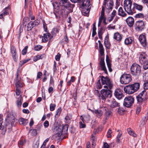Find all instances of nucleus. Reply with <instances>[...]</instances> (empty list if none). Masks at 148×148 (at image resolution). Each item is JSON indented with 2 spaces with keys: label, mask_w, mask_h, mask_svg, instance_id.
<instances>
[{
  "label": "nucleus",
  "mask_w": 148,
  "mask_h": 148,
  "mask_svg": "<svg viewBox=\"0 0 148 148\" xmlns=\"http://www.w3.org/2000/svg\"><path fill=\"white\" fill-rule=\"evenodd\" d=\"M61 55L59 53H58L57 55H56L55 56V59L56 61H59Z\"/></svg>",
  "instance_id": "bf43d9fd"
},
{
  "label": "nucleus",
  "mask_w": 148,
  "mask_h": 148,
  "mask_svg": "<svg viewBox=\"0 0 148 148\" xmlns=\"http://www.w3.org/2000/svg\"><path fill=\"white\" fill-rule=\"evenodd\" d=\"M39 23V21L37 19L30 21L27 24V30L28 31L31 30L33 27L38 25Z\"/></svg>",
  "instance_id": "f8f14e48"
},
{
  "label": "nucleus",
  "mask_w": 148,
  "mask_h": 148,
  "mask_svg": "<svg viewBox=\"0 0 148 148\" xmlns=\"http://www.w3.org/2000/svg\"><path fill=\"white\" fill-rule=\"evenodd\" d=\"M65 122L66 123H69L71 119V117L67 115L65 117Z\"/></svg>",
  "instance_id": "c03bdc74"
},
{
  "label": "nucleus",
  "mask_w": 148,
  "mask_h": 148,
  "mask_svg": "<svg viewBox=\"0 0 148 148\" xmlns=\"http://www.w3.org/2000/svg\"><path fill=\"white\" fill-rule=\"evenodd\" d=\"M42 56L40 55H38L35 56L33 59L34 61V62H36L38 60L41 58Z\"/></svg>",
  "instance_id": "49530a36"
},
{
  "label": "nucleus",
  "mask_w": 148,
  "mask_h": 148,
  "mask_svg": "<svg viewBox=\"0 0 148 148\" xmlns=\"http://www.w3.org/2000/svg\"><path fill=\"white\" fill-rule=\"evenodd\" d=\"M103 33V29L101 28L98 32V37L100 39H102V35Z\"/></svg>",
  "instance_id": "58836bf2"
},
{
  "label": "nucleus",
  "mask_w": 148,
  "mask_h": 148,
  "mask_svg": "<svg viewBox=\"0 0 148 148\" xmlns=\"http://www.w3.org/2000/svg\"><path fill=\"white\" fill-rule=\"evenodd\" d=\"M96 28L95 27V23H94L93 24V28L92 31V36L94 37L96 34Z\"/></svg>",
  "instance_id": "a19ab883"
},
{
  "label": "nucleus",
  "mask_w": 148,
  "mask_h": 148,
  "mask_svg": "<svg viewBox=\"0 0 148 148\" xmlns=\"http://www.w3.org/2000/svg\"><path fill=\"white\" fill-rule=\"evenodd\" d=\"M10 10V8L8 7H6L4 8L1 12L4 15L6 16L8 15L9 14V12Z\"/></svg>",
  "instance_id": "2f4dec72"
},
{
  "label": "nucleus",
  "mask_w": 148,
  "mask_h": 148,
  "mask_svg": "<svg viewBox=\"0 0 148 148\" xmlns=\"http://www.w3.org/2000/svg\"><path fill=\"white\" fill-rule=\"evenodd\" d=\"M60 29L59 28H55L53 29L52 31L56 34V33H58L59 32Z\"/></svg>",
  "instance_id": "680f3d73"
},
{
  "label": "nucleus",
  "mask_w": 148,
  "mask_h": 148,
  "mask_svg": "<svg viewBox=\"0 0 148 148\" xmlns=\"http://www.w3.org/2000/svg\"><path fill=\"white\" fill-rule=\"evenodd\" d=\"M144 22L142 20L136 22L135 24V27L139 31H142L145 27Z\"/></svg>",
  "instance_id": "ddd939ff"
},
{
  "label": "nucleus",
  "mask_w": 148,
  "mask_h": 148,
  "mask_svg": "<svg viewBox=\"0 0 148 148\" xmlns=\"http://www.w3.org/2000/svg\"><path fill=\"white\" fill-rule=\"evenodd\" d=\"M112 133V130L110 129H109L107 133V137L108 138H110L111 137V134Z\"/></svg>",
  "instance_id": "5fc2aeb1"
},
{
  "label": "nucleus",
  "mask_w": 148,
  "mask_h": 148,
  "mask_svg": "<svg viewBox=\"0 0 148 148\" xmlns=\"http://www.w3.org/2000/svg\"><path fill=\"white\" fill-rule=\"evenodd\" d=\"M140 84L138 83L129 84L124 88L125 92L128 94H132L136 92L139 88Z\"/></svg>",
  "instance_id": "7ed1b4c3"
},
{
  "label": "nucleus",
  "mask_w": 148,
  "mask_h": 148,
  "mask_svg": "<svg viewBox=\"0 0 148 148\" xmlns=\"http://www.w3.org/2000/svg\"><path fill=\"white\" fill-rule=\"evenodd\" d=\"M141 96V95H138L136 97V99L138 102L141 103L144 100V97Z\"/></svg>",
  "instance_id": "4c0bfd02"
},
{
  "label": "nucleus",
  "mask_w": 148,
  "mask_h": 148,
  "mask_svg": "<svg viewBox=\"0 0 148 148\" xmlns=\"http://www.w3.org/2000/svg\"><path fill=\"white\" fill-rule=\"evenodd\" d=\"M144 16V15L143 13H140L136 14L135 17L136 18H143Z\"/></svg>",
  "instance_id": "09e8293b"
},
{
  "label": "nucleus",
  "mask_w": 148,
  "mask_h": 148,
  "mask_svg": "<svg viewBox=\"0 0 148 148\" xmlns=\"http://www.w3.org/2000/svg\"><path fill=\"white\" fill-rule=\"evenodd\" d=\"M114 38L118 41H120L122 37L119 33H116L114 34Z\"/></svg>",
  "instance_id": "c756f323"
},
{
  "label": "nucleus",
  "mask_w": 148,
  "mask_h": 148,
  "mask_svg": "<svg viewBox=\"0 0 148 148\" xmlns=\"http://www.w3.org/2000/svg\"><path fill=\"white\" fill-rule=\"evenodd\" d=\"M28 48V46H25L24 47V48L23 49L21 52V53L22 55H24L26 54L27 52V51Z\"/></svg>",
  "instance_id": "37998d69"
},
{
  "label": "nucleus",
  "mask_w": 148,
  "mask_h": 148,
  "mask_svg": "<svg viewBox=\"0 0 148 148\" xmlns=\"http://www.w3.org/2000/svg\"><path fill=\"white\" fill-rule=\"evenodd\" d=\"M42 75V73L41 72H38L37 74V76L36 78V80H38L41 77Z\"/></svg>",
  "instance_id": "864d4df0"
},
{
  "label": "nucleus",
  "mask_w": 148,
  "mask_h": 148,
  "mask_svg": "<svg viewBox=\"0 0 148 148\" xmlns=\"http://www.w3.org/2000/svg\"><path fill=\"white\" fill-rule=\"evenodd\" d=\"M59 3L60 5L63 8L71 7L73 5L71 4L68 0H60Z\"/></svg>",
  "instance_id": "4468645a"
},
{
  "label": "nucleus",
  "mask_w": 148,
  "mask_h": 148,
  "mask_svg": "<svg viewBox=\"0 0 148 148\" xmlns=\"http://www.w3.org/2000/svg\"><path fill=\"white\" fill-rule=\"evenodd\" d=\"M127 131L128 134L134 137L136 136V135L134 133V132L132 130L131 128H128L127 129Z\"/></svg>",
  "instance_id": "f704fd0d"
},
{
  "label": "nucleus",
  "mask_w": 148,
  "mask_h": 148,
  "mask_svg": "<svg viewBox=\"0 0 148 148\" xmlns=\"http://www.w3.org/2000/svg\"><path fill=\"white\" fill-rule=\"evenodd\" d=\"M139 61L143 66H146L148 62V56L145 52L140 53L139 57Z\"/></svg>",
  "instance_id": "9d476101"
},
{
  "label": "nucleus",
  "mask_w": 148,
  "mask_h": 148,
  "mask_svg": "<svg viewBox=\"0 0 148 148\" xmlns=\"http://www.w3.org/2000/svg\"><path fill=\"white\" fill-rule=\"evenodd\" d=\"M113 4L112 5V7L111 9L108 8H107V7H108H108H109V6L110 7L109 4V3H108V4L106 3L104 5V2H103V5L102 6L104 7V9H105V8L106 7V8L108 10H112V7H113Z\"/></svg>",
  "instance_id": "de8ad7c7"
},
{
  "label": "nucleus",
  "mask_w": 148,
  "mask_h": 148,
  "mask_svg": "<svg viewBox=\"0 0 148 148\" xmlns=\"http://www.w3.org/2000/svg\"><path fill=\"white\" fill-rule=\"evenodd\" d=\"M131 72L133 75H139L141 72V66L136 63H134L131 66Z\"/></svg>",
  "instance_id": "0eeeda50"
},
{
  "label": "nucleus",
  "mask_w": 148,
  "mask_h": 148,
  "mask_svg": "<svg viewBox=\"0 0 148 148\" xmlns=\"http://www.w3.org/2000/svg\"><path fill=\"white\" fill-rule=\"evenodd\" d=\"M30 132L32 136H35L37 134V131L35 129H32L30 130Z\"/></svg>",
  "instance_id": "8fccbe9b"
},
{
  "label": "nucleus",
  "mask_w": 148,
  "mask_h": 148,
  "mask_svg": "<svg viewBox=\"0 0 148 148\" xmlns=\"http://www.w3.org/2000/svg\"><path fill=\"white\" fill-rule=\"evenodd\" d=\"M89 110H90L94 114H96L99 118L103 114L102 112L100 110H93L89 109Z\"/></svg>",
  "instance_id": "412c9836"
},
{
  "label": "nucleus",
  "mask_w": 148,
  "mask_h": 148,
  "mask_svg": "<svg viewBox=\"0 0 148 148\" xmlns=\"http://www.w3.org/2000/svg\"><path fill=\"white\" fill-rule=\"evenodd\" d=\"M104 45L105 47L107 48H108L109 47V44L108 43V40H106V39H105L104 41Z\"/></svg>",
  "instance_id": "052dcab7"
},
{
  "label": "nucleus",
  "mask_w": 148,
  "mask_h": 148,
  "mask_svg": "<svg viewBox=\"0 0 148 148\" xmlns=\"http://www.w3.org/2000/svg\"><path fill=\"white\" fill-rule=\"evenodd\" d=\"M79 125L80 127L81 128H85L86 127V125L84 124V122L82 123L81 121L79 122Z\"/></svg>",
  "instance_id": "13d9d810"
},
{
  "label": "nucleus",
  "mask_w": 148,
  "mask_h": 148,
  "mask_svg": "<svg viewBox=\"0 0 148 148\" xmlns=\"http://www.w3.org/2000/svg\"><path fill=\"white\" fill-rule=\"evenodd\" d=\"M99 51L101 55L103 56L104 55V49L103 47V45H99Z\"/></svg>",
  "instance_id": "c9c22d12"
},
{
  "label": "nucleus",
  "mask_w": 148,
  "mask_h": 148,
  "mask_svg": "<svg viewBox=\"0 0 148 148\" xmlns=\"http://www.w3.org/2000/svg\"><path fill=\"white\" fill-rule=\"evenodd\" d=\"M68 8L62 7L61 10L62 14L63 15H68L69 13V11L68 9Z\"/></svg>",
  "instance_id": "b1692460"
},
{
  "label": "nucleus",
  "mask_w": 148,
  "mask_h": 148,
  "mask_svg": "<svg viewBox=\"0 0 148 148\" xmlns=\"http://www.w3.org/2000/svg\"><path fill=\"white\" fill-rule=\"evenodd\" d=\"M133 40V38L130 37H129L126 38L124 41L125 44L126 45H128L130 44L132 42Z\"/></svg>",
  "instance_id": "bb28decb"
},
{
  "label": "nucleus",
  "mask_w": 148,
  "mask_h": 148,
  "mask_svg": "<svg viewBox=\"0 0 148 148\" xmlns=\"http://www.w3.org/2000/svg\"><path fill=\"white\" fill-rule=\"evenodd\" d=\"M111 113L112 112L110 111H106L104 115V119L105 120H107L110 116Z\"/></svg>",
  "instance_id": "72a5a7b5"
},
{
  "label": "nucleus",
  "mask_w": 148,
  "mask_h": 148,
  "mask_svg": "<svg viewBox=\"0 0 148 148\" xmlns=\"http://www.w3.org/2000/svg\"><path fill=\"white\" fill-rule=\"evenodd\" d=\"M134 7L136 10L141 11L143 9V6L142 5H140L136 3H134L133 4Z\"/></svg>",
  "instance_id": "a878e982"
},
{
  "label": "nucleus",
  "mask_w": 148,
  "mask_h": 148,
  "mask_svg": "<svg viewBox=\"0 0 148 148\" xmlns=\"http://www.w3.org/2000/svg\"><path fill=\"white\" fill-rule=\"evenodd\" d=\"M63 82L62 80L60 82L59 84L58 85V88H60V89L61 88Z\"/></svg>",
  "instance_id": "338daca9"
},
{
  "label": "nucleus",
  "mask_w": 148,
  "mask_h": 148,
  "mask_svg": "<svg viewBox=\"0 0 148 148\" xmlns=\"http://www.w3.org/2000/svg\"><path fill=\"white\" fill-rule=\"evenodd\" d=\"M21 73V71H19L18 70H17L16 73V85L17 88L22 87L23 86L21 82V78L20 77H18V75L19 73Z\"/></svg>",
  "instance_id": "dca6fc26"
},
{
  "label": "nucleus",
  "mask_w": 148,
  "mask_h": 148,
  "mask_svg": "<svg viewBox=\"0 0 148 148\" xmlns=\"http://www.w3.org/2000/svg\"><path fill=\"white\" fill-rule=\"evenodd\" d=\"M17 121V120L15 119L14 116L12 112L7 113L6 118L5 121L4 125L5 130L7 129L11 130L12 127L15 125Z\"/></svg>",
  "instance_id": "f257e3e1"
},
{
  "label": "nucleus",
  "mask_w": 148,
  "mask_h": 148,
  "mask_svg": "<svg viewBox=\"0 0 148 148\" xmlns=\"http://www.w3.org/2000/svg\"><path fill=\"white\" fill-rule=\"evenodd\" d=\"M104 7L102 6V10L101 12V15L99 18L103 19L106 18L104 16Z\"/></svg>",
  "instance_id": "ea45409f"
},
{
  "label": "nucleus",
  "mask_w": 148,
  "mask_h": 148,
  "mask_svg": "<svg viewBox=\"0 0 148 148\" xmlns=\"http://www.w3.org/2000/svg\"><path fill=\"white\" fill-rule=\"evenodd\" d=\"M49 84L52 86L54 85V81L52 75H51L50 76Z\"/></svg>",
  "instance_id": "603ef678"
},
{
  "label": "nucleus",
  "mask_w": 148,
  "mask_h": 148,
  "mask_svg": "<svg viewBox=\"0 0 148 148\" xmlns=\"http://www.w3.org/2000/svg\"><path fill=\"white\" fill-rule=\"evenodd\" d=\"M101 79L102 84L106 85L103 86V88H109L110 89L112 88L113 87L112 82L108 77L102 76L101 77Z\"/></svg>",
  "instance_id": "423d86ee"
},
{
  "label": "nucleus",
  "mask_w": 148,
  "mask_h": 148,
  "mask_svg": "<svg viewBox=\"0 0 148 148\" xmlns=\"http://www.w3.org/2000/svg\"><path fill=\"white\" fill-rule=\"evenodd\" d=\"M50 34L49 33L44 34L43 36L42 37V41L44 42H47L48 40V38L50 37Z\"/></svg>",
  "instance_id": "393cba45"
},
{
  "label": "nucleus",
  "mask_w": 148,
  "mask_h": 148,
  "mask_svg": "<svg viewBox=\"0 0 148 148\" xmlns=\"http://www.w3.org/2000/svg\"><path fill=\"white\" fill-rule=\"evenodd\" d=\"M44 126L45 127H47L49 126V121H46L43 123Z\"/></svg>",
  "instance_id": "e2e57ef3"
},
{
  "label": "nucleus",
  "mask_w": 148,
  "mask_h": 148,
  "mask_svg": "<svg viewBox=\"0 0 148 148\" xmlns=\"http://www.w3.org/2000/svg\"><path fill=\"white\" fill-rule=\"evenodd\" d=\"M126 22L130 27H132L134 24V18L131 16H129L126 20Z\"/></svg>",
  "instance_id": "6ab92c4d"
},
{
  "label": "nucleus",
  "mask_w": 148,
  "mask_h": 148,
  "mask_svg": "<svg viewBox=\"0 0 148 148\" xmlns=\"http://www.w3.org/2000/svg\"><path fill=\"white\" fill-rule=\"evenodd\" d=\"M42 48V47L40 45H37L34 47L35 50L38 51L41 49Z\"/></svg>",
  "instance_id": "6e6d98bb"
},
{
  "label": "nucleus",
  "mask_w": 148,
  "mask_h": 148,
  "mask_svg": "<svg viewBox=\"0 0 148 148\" xmlns=\"http://www.w3.org/2000/svg\"><path fill=\"white\" fill-rule=\"evenodd\" d=\"M16 98L17 99L16 101V106L18 108H19L22 105L21 97L20 96L19 98H17V97H16Z\"/></svg>",
  "instance_id": "cd10ccee"
},
{
  "label": "nucleus",
  "mask_w": 148,
  "mask_h": 148,
  "mask_svg": "<svg viewBox=\"0 0 148 148\" xmlns=\"http://www.w3.org/2000/svg\"><path fill=\"white\" fill-rule=\"evenodd\" d=\"M118 14L120 16L122 17H124L126 16L127 14L123 10V8L122 7H120L118 10Z\"/></svg>",
  "instance_id": "4be33fe9"
},
{
  "label": "nucleus",
  "mask_w": 148,
  "mask_h": 148,
  "mask_svg": "<svg viewBox=\"0 0 148 148\" xmlns=\"http://www.w3.org/2000/svg\"><path fill=\"white\" fill-rule=\"evenodd\" d=\"M99 65L101 67V70L104 71L105 73L108 74V72L105 66L104 58L103 57L101 58L100 61L99 62Z\"/></svg>",
  "instance_id": "f3484780"
},
{
  "label": "nucleus",
  "mask_w": 148,
  "mask_h": 148,
  "mask_svg": "<svg viewBox=\"0 0 148 148\" xmlns=\"http://www.w3.org/2000/svg\"><path fill=\"white\" fill-rule=\"evenodd\" d=\"M79 5L83 14L88 16L91 8L89 0H82L79 3Z\"/></svg>",
  "instance_id": "f03ea898"
},
{
  "label": "nucleus",
  "mask_w": 148,
  "mask_h": 148,
  "mask_svg": "<svg viewBox=\"0 0 148 148\" xmlns=\"http://www.w3.org/2000/svg\"><path fill=\"white\" fill-rule=\"evenodd\" d=\"M101 99L105 101L107 98H110L112 97L111 91L107 89H103L100 91Z\"/></svg>",
  "instance_id": "1a4fd4ad"
},
{
  "label": "nucleus",
  "mask_w": 148,
  "mask_h": 148,
  "mask_svg": "<svg viewBox=\"0 0 148 148\" xmlns=\"http://www.w3.org/2000/svg\"><path fill=\"white\" fill-rule=\"evenodd\" d=\"M139 40L143 47H145L147 46V43L146 39L144 35H140L139 36Z\"/></svg>",
  "instance_id": "a211bd4d"
},
{
  "label": "nucleus",
  "mask_w": 148,
  "mask_h": 148,
  "mask_svg": "<svg viewBox=\"0 0 148 148\" xmlns=\"http://www.w3.org/2000/svg\"><path fill=\"white\" fill-rule=\"evenodd\" d=\"M119 106V104L117 103L116 101L113 99L112 101L111 104L110 105V106L112 108H114L116 107H118Z\"/></svg>",
  "instance_id": "7c9ffc66"
},
{
  "label": "nucleus",
  "mask_w": 148,
  "mask_h": 148,
  "mask_svg": "<svg viewBox=\"0 0 148 148\" xmlns=\"http://www.w3.org/2000/svg\"><path fill=\"white\" fill-rule=\"evenodd\" d=\"M25 142L24 140H20L18 143V145L20 148H21L22 147L25 143Z\"/></svg>",
  "instance_id": "e433bc0d"
},
{
  "label": "nucleus",
  "mask_w": 148,
  "mask_h": 148,
  "mask_svg": "<svg viewBox=\"0 0 148 148\" xmlns=\"http://www.w3.org/2000/svg\"><path fill=\"white\" fill-rule=\"evenodd\" d=\"M106 62L109 71L111 72L112 71V69H111V64L110 60L109 58H106Z\"/></svg>",
  "instance_id": "c85d7f7f"
},
{
  "label": "nucleus",
  "mask_w": 148,
  "mask_h": 148,
  "mask_svg": "<svg viewBox=\"0 0 148 148\" xmlns=\"http://www.w3.org/2000/svg\"><path fill=\"white\" fill-rule=\"evenodd\" d=\"M134 103V99L131 96L126 97L124 100L123 105L127 108L131 106Z\"/></svg>",
  "instance_id": "9b49d317"
},
{
  "label": "nucleus",
  "mask_w": 148,
  "mask_h": 148,
  "mask_svg": "<svg viewBox=\"0 0 148 148\" xmlns=\"http://www.w3.org/2000/svg\"><path fill=\"white\" fill-rule=\"evenodd\" d=\"M56 105L55 103H51L50 105V110L52 111L54 110L56 108Z\"/></svg>",
  "instance_id": "79ce46f5"
},
{
  "label": "nucleus",
  "mask_w": 148,
  "mask_h": 148,
  "mask_svg": "<svg viewBox=\"0 0 148 148\" xmlns=\"http://www.w3.org/2000/svg\"><path fill=\"white\" fill-rule=\"evenodd\" d=\"M15 92L16 95V97H17V98H19L20 96L21 97V95H20L21 91L19 89L16 88Z\"/></svg>",
  "instance_id": "a18cd8bd"
},
{
  "label": "nucleus",
  "mask_w": 148,
  "mask_h": 148,
  "mask_svg": "<svg viewBox=\"0 0 148 148\" xmlns=\"http://www.w3.org/2000/svg\"><path fill=\"white\" fill-rule=\"evenodd\" d=\"M118 112L120 114H121L123 113V109L121 108H119L118 109Z\"/></svg>",
  "instance_id": "69168bd1"
},
{
  "label": "nucleus",
  "mask_w": 148,
  "mask_h": 148,
  "mask_svg": "<svg viewBox=\"0 0 148 148\" xmlns=\"http://www.w3.org/2000/svg\"><path fill=\"white\" fill-rule=\"evenodd\" d=\"M145 89H148V81L145 82L144 84Z\"/></svg>",
  "instance_id": "0e129e2a"
},
{
  "label": "nucleus",
  "mask_w": 148,
  "mask_h": 148,
  "mask_svg": "<svg viewBox=\"0 0 148 148\" xmlns=\"http://www.w3.org/2000/svg\"><path fill=\"white\" fill-rule=\"evenodd\" d=\"M123 91L120 89L117 88L115 91L114 95L117 99H121L123 96Z\"/></svg>",
  "instance_id": "2eb2a0df"
},
{
  "label": "nucleus",
  "mask_w": 148,
  "mask_h": 148,
  "mask_svg": "<svg viewBox=\"0 0 148 148\" xmlns=\"http://www.w3.org/2000/svg\"><path fill=\"white\" fill-rule=\"evenodd\" d=\"M42 23L43 25V27L45 31L47 32V25L44 20H43L42 21Z\"/></svg>",
  "instance_id": "3c124183"
},
{
  "label": "nucleus",
  "mask_w": 148,
  "mask_h": 148,
  "mask_svg": "<svg viewBox=\"0 0 148 148\" xmlns=\"http://www.w3.org/2000/svg\"><path fill=\"white\" fill-rule=\"evenodd\" d=\"M132 80V77L130 74L124 73L121 76L120 82L122 84H127L129 83Z\"/></svg>",
  "instance_id": "6e6552de"
},
{
  "label": "nucleus",
  "mask_w": 148,
  "mask_h": 148,
  "mask_svg": "<svg viewBox=\"0 0 148 148\" xmlns=\"http://www.w3.org/2000/svg\"><path fill=\"white\" fill-rule=\"evenodd\" d=\"M62 110L61 108H59L56 110V116H57L60 114Z\"/></svg>",
  "instance_id": "4d7b16f0"
},
{
  "label": "nucleus",
  "mask_w": 148,
  "mask_h": 148,
  "mask_svg": "<svg viewBox=\"0 0 148 148\" xmlns=\"http://www.w3.org/2000/svg\"><path fill=\"white\" fill-rule=\"evenodd\" d=\"M132 2L131 0H125L124 2V7L125 11L129 15H132L134 13L132 9Z\"/></svg>",
  "instance_id": "39448f33"
},
{
  "label": "nucleus",
  "mask_w": 148,
  "mask_h": 148,
  "mask_svg": "<svg viewBox=\"0 0 148 148\" xmlns=\"http://www.w3.org/2000/svg\"><path fill=\"white\" fill-rule=\"evenodd\" d=\"M68 127V125H63L56 126L54 129V131H56V136L60 137L62 134H65L67 133Z\"/></svg>",
  "instance_id": "20e7f679"
},
{
  "label": "nucleus",
  "mask_w": 148,
  "mask_h": 148,
  "mask_svg": "<svg viewBox=\"0 0 148 148\" xmlns=\"http://www.w3.org/2000/svg\"><path fill=\"white\" fill-rule=\"evenodd\" d=\"M10 50L14 60L15 62H16L17 61V58L16 56L17 55L15 47L12 46L11 47Z\"/></svg>",
  "instance_id": "aec40b11"
},
{
  "label": "nucleus",
  "mask_w": 148,
  "mask_h": 148,
  "mask_svg": "<svg viewBox=\"0 0 148 148\" xmlns=\"http://www.w3.org/2000/svg\"><path fill=\"white\" fill-rule=\"evenodd\" d=\"M18 121L19 124L23 125H25L28 123L27 120L23 118L19 119Z\"/></svg>",
  "instance_id": "5701e85b"
},
{
  "label": "nucleus",
  "mask_w": 148,
  "mask_h": 148,
  "mask_svg": "<svg viewBox=\"0 0 148 148\" xmlns=\"http://www.w3.org/2000/svg\"><path fill=\"white\" fill-rule=\"evenodd\" d=\"M75 77L74 76H72L71 77V79L69 81L72 83L74 82L75 81Z\"/></svg>",
  "instance_id": "774afa93"
},
{
  "label": "nucleus",
  "mask_w": 148,
  "mask_h": 148,
  "mask_svg": "<svg viewBox=\"0 0 148 148\" xmlns=\"http://www.w3.org/2000/svg\"><path fill=\"white\" fill-rule=\"evenodd\" d=\"M109 3L110 5V6L109 7H107L108 8L111 9L112 7V5L113 4V0H104V4H106Z\"/></svg>",
  "instance_id": "473e14b6"
}]
</instances>
